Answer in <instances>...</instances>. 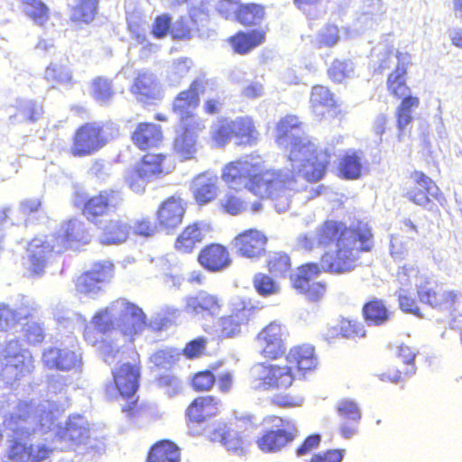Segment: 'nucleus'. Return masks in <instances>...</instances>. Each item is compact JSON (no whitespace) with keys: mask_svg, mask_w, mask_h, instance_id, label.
I'll list each match as a JSON object with an SVG mask.
<instances>
[{"mask_svg":"<svg viewBox=\"0 0 462 462\" xmlns=\"http://www.w3.org/2000/svg\"><path fill=\"white\" fill-rule=\"evenodd\" d=\"M217 177L212 172L198 175L192 181L191 190L196 200L206 204L214 199L217 192Z\"/></svg>","mask_w":462,"mask_h":462,"instance_id":"33","label":"nucleus"},{"mask_svg":"<svg viewBox=\"0 0 462 462\" xmlns=\"http://www.w3.org/2000/svg\"><path fill=\"white\" fill-rule=\"evenodd\" d=\"M360 157L356 153L346 154L340 163V172L346 179H357L361 175Z\"/></svg>","mask_w":462,"mask_h":462,"instance_id":"58","label":"nucleus"},{"mask_svg":"<svg viewBox=\"0 0 462 462\" xmlns=\"http://www.w3.org/2000/svg\"><path fill=\"white\" fill-rule=\"evenodd\" d=\"M198 262L207 271L217 273L228 267L231 258L226 246L212 243L201 249L198 254Z\"/></svg>","mask_w":462,"mask_h":462,"instance_id":"22","label":"nucleus"},{"mask_svg":"<svg viewBox=\"0 0 462 462\" xmlns=\"http://www.w3.org/2000/svg\"><path fill=\"white\" fill-rule=\"evenodd\" d=\"M416 354L409 346H398L395 364L380 374L383 381L398 383L415 372Z\"/></svg>","mask_w":462,"mask_h":462,"instance_id":"18","label":"nucleus"},{"mask_svg":"<svg viewBox=\"0 0 462 462\" xmlns=\"http://www.w3.org/2000/svg\"><path fill=\"white\" fill-rule=\"evenodd\" d=\"M106 142L98 125L87 124L78 130L73 151L77 155H88L103 147Z\"/></svg>","mask_w":462,"mask_h":462,"instance_id":"19","label":"nucleus"},{"mask_svg":"<svg viewBox=\"0 0 462 462\" xmlns=\"http://www.w3.org/2000/svg\"><path fill=\"white\" fill-rule=\"evenodd\" d=\"M322 272L323 269L317 263H303L297 268L291 277V287L309 301L319 302L326 295L327 283L313 282V279Z\"/></svg>","mask_w":462,"mask_h":462,"instance_id":"9","label":"nucleus"},{"mask_svg":"<svg viewBox=\"0 0 462 462\" xmlns=\"http://www.w3.org/2000/svg\"><path fill=\"white\" fill-rule=\"evenodd\" d=\"M23 11L27 16L39 25L49 19V9L41 0H23Z\"/></svg>","mask_w":462,"mask_h":462,"instance_id":"50","label":"nucleus"},{"mask_svg":"<svg viewBox=\"0 0 462 462\" xmlns=\"http://www.w3.org/2000/svg\"><path fill=\"white\" fill-rule=\"evenodd\" d=\"M184 208L180 199L171 198L165 201L158 211V218L162 228L174 229L182 221Z\"/></svg>","mask_w":462,"mask_h":462,"instance_id":"36","label":"nucleus"},{"mask_svg":"<svg viewBox=\"0 0 462 462\" xmlns=\"http://www.w3.org/2000/svg\"><path fill=\"white\" fill-rule=\"evenodd\" d=\"M264 15V9L262 5L247 4L239 6L236 20L244 25H253L261 23Z\"/></svg>","mask_w":462,"mask_h":462,"instance_id":"47","label":"nucleus"},{"mask_svg":"<svg viewBox=\"0 0 462 462\" xmlns=\"http://www.w3.org/2000/svg\"><path fill=\"white\" fill-rule=\"evenodd\" d=\"M385 50V58L382 60L379 69L383 70L390 67V63L397 62L396 69L389 75L387 86L389 91L395 97L401 98L409 94V88L406 86V66L404 64L407 57L400 52H393V50L383 48Z\"/></svg>","mask_w":462,"mask_h":462,"instance_id":"16","label":"nucleus"},{"mask_svg":"<svg viewBox=\"0 0 462 462\" xmlns=\"http://www.w3.org/2000/svg\"><path fill=\"white\" fill-rule=\"evenodd\" d=\"M299 245L306 251L328 250L321 257L323 271L343 274L357 266L361 253L372 251L374 239L372 233H315L312 236H302Z\"/></svg>","mask_w":462,"mask_h":462,"instance_id":"2","label":"nucleus"},{"mask_svg":"<svg viewBox=\"0 0 462 462\" xmlns=\"http://www.w3.org/2000/svg\"><path fill=\"white\" fill-rule=\"evenodd\" d=\"M192 62L188 58H180L168 64L165 79L171 86H177L189 73Z\"/></svg>","mask_w":462,"mask_h":462,"instance_id":"44","label":"nucleus"},{"mask_svg":"<svg viewBox=\"0 0 462 462\" xmlns=\"http://www.w3.org/2000/svg\"><path fill=\"white\" fill-rule=\"evenodd\" d=\"M285 333L281 324L270 322L256 335L255 340L261 356L266 360H276L286 351Z\"/></svg>","mask_w":462,"mask_h":462,"instance_id":"12","label":"nucleus"},{"mask_svg":"<svg viewBox=\"0 0 462 462\" xmlns=\"http://www.w3.org/2000/svg\"><path fill=\"white\" fill-rule=\"evenodd\" d=\"M23 336L28 345L36 346L43 343L46 333L42 324L40 322L28 321L23 325Z\"/></svg>","mask_w":462,"mask_h":462,"instance_id":"55","label":"nucleus"},{"mask_svg":"<svg viewBox=\"0 0 462 462\" xmlns=\"http://www.w3.org/2000/svg\"><path fill=\"white\" fill-rule=\"evenodd\" d=\"M9 423L14 425V430H29L34 432L45 427H51L54 422L51 411L40 409L31 402H22L16 406L14 412L9 415Z\"/></svg>","mask_w":462,"mask_h":462,"instance_id":"10","label":"nucleus"},{"mask_svg":"<svg viewBox=\"0 0 462 462\" xmlns=\"http://www.w3.org/2000/svg\"><path fill=\"white\" fill-rule=\"evenodd\" d=\"M88 428L82 417H69L62 432V438L76 444L84 443L88 439Z\"/></svg>","mask_w":462,"mask_h":462,"instance_id":"43","label":"nucleus"},{"mask_svg":"<svg viewBox=\"0 0 462 462\" xmlns=\"http://www.w3.org/2000/svg\"><path fill=\"white\" fill-rule=\"evenodd\" d=\"M354 64L350 60H335L328 69V75L335 82H342L354 75Z\"/></svg>","mask_w":462,"mask_h":462,"instance_id":"61","label":"nucleus"},{"mask_svg":"<svg viewBox=\"0 0 462 462\" xmlns=\"http://www.w3.org/2000/svg\"><path fill=\"white\" fill-rule=\"evenodd\" d=\"M398 304L404 313L411 314L418 318L423 317L419 300L412 293L401 289L398 291Z\"/></svg>","mask_w":462,"mask_h":462,"instance_id":"56","label":"nucleus"},{"mask_svg":"<svg viewBox=\"0 0 462 462\" xmlns=\"http://www.w3.org/2000/svg\"><path fill=\"white\" fill-rule=\"evenodd\" d=\"M114 305L120 310L117 322L120 333L133 341L148 325L145 313L138 305L125 299L116 300Z\"/></svg>","mask_w":462,"mask_h":462,"instance_id":"11","label":"nucleus"},{"mask_svg":"<svg viewBox=\"0 0 462 462\" xmlns=\"http://www.w3.org/2000/svg\"><path fill=\"white\" fill-rule=\"evenodd\" d=\"M287 365L294 367L300 374H306L316 369L318 359L315 349L308 344L297 345L290 348L285 356Z\"/></svg>","mask_w":462,"mask_h":462,"instance_id":"25","label":"nucleus"},{"mask_svg":"<svg viewBox=\"0 0 462 462\" xmlns=\"http://www.w3.org/2000/svg\"><path fill=\"white\" fill-rule=\"evenodd\" d=\"M283 147L288 152L290 169L303 165V162L315 160L319 152V151L317 150V145L307 134L294 140L289 146Z\"/></svg>","mask_w":462,"mask_h":462,"instance_id":"26","label":"nucleus"},{"mask_svg":"<svg viewBox=\"0 0 462 462\" xmlns=\"http://www.w3.org/2000/svg\"><path fill=\"white\" fill-rule=\"evenodd\" d=\"M36 308L30 303H23L16 309L7 305L0 306V329L7 330L16 326L22 319L32 317Z\"/></svg>","mask_w":462,"mask_h":462,"instance_id":"35","label":"nucleus"},{"mask_svg":"<svg viewBox=\"0 0 462 462\" xmlns=\"http://www.w3.org/2000/svg\"><path fill=\"white\" fill-rule=\"evenodd\" d=\"M204 88L203 81L194 80L189 89L181 91L173 102V112L181 121L193 118L199 104V92Z\"/></svg>","mask_w":462,"mask_h":462,"instance_id":"20","label":"nucleus"},{"mask_svg":"<svg viewBox=\"0 0 462 462\" xmlns=\"http://www.w3.org/2000/svg\"><path fill=\"white\" fill-rule=\"evenodd\" d=\"M108 277L107 267L102 263H96L90 270L83 272L76 278L75 289L78 293L84 295L97 293Z\"/></svg>","mask_w":462,"mask_h":462,"instance_id":"24","label":"nucleus"},{"mask_svg":"<svg viewBox=\"0 0 462 462\" xmlns=\"http://www.w3.org/2000/svg\"><path fill=\"white\" fill-rule=\"evenodd\" d=\"M244 426L240 430H233L228 423L225 421H217L213 427L206 433L207 439L213 443L221 444L228 452L243 455L251 445V437L246 435V424L250 422L251 426L256 428L251 422V418L244 417L241 420Z\"/></svg>","mask_w":462,"mask_h":462,"instance_id":"7","label":"nucleus"},{"mask_svg":"<svg viewBox=\"0 0 462 462\" xmlns=\"http://www.w3.org/2000/svg\"><path fill=\"white\" fill-rule=\"evenodd\" d=\"M305 134L301 129V123L294 116H286L281 118L276 125V143L282 147L289 146L291 142Z\"/></svg>","mask_w":462,"mask_h":462,"instance_id":"32","label":"nucleus"},{"mask_svg":"<svg viewBox=\"0 0 462 462\" xmlns=\"http://www.w3.org/2000/svg\"><path fill=\"white\" fill-rule=\"evenodd\" d=\"M202 240L200 233H180L175 241V249L181 254H189Z\"/></svg>","mask_w":462,"mask_h":462,"instance_id":"59","label":"nucleus"},{"mask_svg":"<svg viewBox=\"0 0 462 462\" xmlns=\"http://www.w3.org/2000/svg\"><path fill=\"white\" fill-rule=\"evenodd\" d=\"M180 353L178 348L165 347L154 351L149 357V362L156 368H169L179 363Z\"/></svg>","mask_w":462,"mask_h":462,"instance_id":"45","label":"nucleus"},{"mask_svg":"<svg viewBox=\"0 0 462 462\" xmlns=\"http://www.w3.org/2000/svg\"><path fill=\"white\" fill-rule=\"evenodd\" d=\"M265 41V32L253 30L249 32H239L230 38L234 51L239 54H245Z\"/></svg>","mask_w":462,"mask_h":462,"instance_id":"41","label":"nucleus"},{"mask_svg":"<svg viewBox=\"0 0 462 462\" xmlns=\"http://www.w3.org/2000/svg\"><path fill=\"white\" fill-rule=\"evenodd\" d=\"M267 268L274 275H284L291 270V260L284 253H274L267 260Z\"/></svg>","mask_w":462,"mask_h":462,"instance_id":"60","label":"nucleus"},{"mask_svg":"<svg viewBox=\"0 0 462 462\" xmlns=\"http://www.w3.org/2000/svg\"><path fill=\"white\" fill-rule=\"evenodd\" d=\"M264 421L270 425L256 439L257 448L263 453H277L292 443L298 437L299 430L291 420L269 415Z\"/></svg>","mask_w":462,"mask_h":462,"instance_id":"4","label":"nucleus"},{"mask_svg":"<svg viewBox=\"0 0 462 462\" xmlns=\"http://www.w3.org/2000/svg\"><path fill=\"white\" fill-rule=\"evenodd\" d=\"M208 339L206 337H197L189 340L180 350V356H183L187 360H195L207 354Z\"/></svg>","mask_w":462,"mask_h":462,"instance_id":"49","label":"nucleus"},{"mask_svg":"<svg viewBox=\"0 0 462 462\" xmlns=\"http://www.w3.org/2000/svg\"><path fill=\"white\" fill-rule=\"evenodd\" d=\"M328 156L319 151L315 160L290 169L292 175L282 170L266 169L259 156H246L230 162L222 171V179L233 189H246L261 199H271L277 212L290 206V192L296 187V177L319 181L325 174Z\"/></svg>","mask_w":462,"mask_h":462,"instance_id":"1","label":"nucleus"},{"mask_svg":"<svg viewBox=\"0 0 462 462\" xmlns=\"http://www.w3.org/2000/svg\"><path fill=\"white\" fill-rule=\"evenodd\" d=\"M221 402L214 395H199L195 397L185 409V420L189 428L204 424L217 416L220 412Z\"/></svg>","mask_w":462,"mask_h":462,"instance_id":"14","label":"nucleus"},{"mask_svg":"<svg viewBox=\"0 0 462 462\" xmlns=\"http://www.w3.org/2000/svg\"><path fill=\"white\" fill-rule=\"evenodd\" d=\"M122 201L120 193L116 191H103L91 198L85 205L84 214L96 217L105 214L111 208H116Z\"/></svg>","mask_w":462,"mask_h":462,"instance_id":"34","label":"nucleus"},{"mask_svg":"<svg viewBox=\"0 0 462 462\" xmlns=\"http://www.w3.org/2000/svg\"><path fill=\"white\" fill-rule=\"evenodd\" d=\"M217 378L213 371L205 369L195 373L190 379V386L196 393L209 392L215 386Z\"/></svg>","mask_w":462,"mask_h":462,"instance_id":"52","label":"nucleus"},{"mask_svg":"<svg viewBox=\"0 0 462 462\" xmlns=\"http://www.w3.org/2000/svg\"><path fill=\"white\" fill-rule=\"evenodd\" d=\"M189 6L191 21L198 24L208 20L211 0H186Z\"/></svg>","mask_w":462,"mask_h":462,"instance_id":"62","label":"nucleus"},{"mask_svg":"<svg viewBox=\"0 0 462 462\" xmlns=\"http://www.w3.org/2000/svg\"><path fill=\"white\" fill-rule=\"evenodd\" d=\"M362 315L368 325L381 326L390 319L392 312L383 300L373 298L363 305Z\"/></svg>","mask_w":462,"mask_h":462,"instance_id":"37","label":"nucleus"},{"mask_svg":"<svg viewBox=\"0 0 462 462\" xmlns=\"http://www.w3.org/2000/svg\"><path fill=\"white\" fill-rule=\"evenodd\" d=\"M188 126L189 124L181 133L177 134L173 143L175 154L182 161L192 159L197 152L196 135Z\"/></svg>","mask_w":462,"mask_h":462,"instance_id":"42","label":"nucleus"},{"mask_svg":"<svg viewBox=\"0 0 462 462\" xmlns=\"http://www.w3.org/2000/svg\"><path fill=\"white\" fill-rule=\"evenodd\" d=\"M98 0H79V4L73 8L71 19L88 23L97 14Z\"/></svg>","mask_w":462,"mask_h":462,"instance_id":"48","label":"nucleus"},{"mask_svg":"<svg viewBox=\"0 0 462 462\" xmlns=\"http://www.w3.org/2000/svg\"><path fill=\"white\" fill-rule=\"evenodd\" d=\"M141 370V360L137 354L131 362L118 365L112 370V382L106 385V395L110 398L131 399L139 388Z\"/></svg>","mask_w":462,"mask_h":462,"instance_id":"6","label":"nucleus"},{"mask_svg":"<svg viewBox=\"0 0 462 462\" xmlns=\"http://www.w3.org/2000/svg\"><path fill=\"white\" fill-rule=\"evenodd\" d=\"M254 381L263 391H284L295 381L291 366L284 364L258 363L254 367Z\"/></svg>","mask_w":462,"mask_h":462,"instance_id":"8","label":"nucleus"},{"mask_svg":"<svg viewBox=\"0 0 462 462\" xmlns=\"http://www.w3.org/2000/svg\"><path fill=\"white\" fill-rule=\"evenodd\" d=\"M310 105L316 116H322L336 106V100L328 88L318 85L311 89Z\"/></svg>","mask_w":462,"mask_h":462,"instance_id":"40","label":"nucleus"},{"mask_svg":"<svg viewBox=\"0 0 462 462\" xmlns=\"http://www.w3.org/2000/svg\"><path fill=\"white\" fill-rule=\"evenodd\" d=\"M416 186L408 191L407 197L413 203L426 206L430 201V197L438 199L439 189L436 184L421 172L414 175Z\"/></svg>","mask_w":462,"mask_h":462,"instance_id":"30","label":"nucleus"},{"mask_svg":"<svg viewBox=\"0 0 462 462\" xmlns=\"http://www.w3.org/2000/svg\"><path fill=\"white\" fill-rule=\"evenodd\" d=\"M45 79L53 84H68L72 79V74L68 67L67 60L64 62H51L44 73Z\"/></svg>","mask_w":462,"mask_h":462,"instance_id":"46","label":"nucleus"},{"mask_svg":"<svg viewBox=\"0 0 462 462\" xmlns=\"http://www.w3.org/2000/svg\"><path fill=\"white\" fill-rule=\"evenodd\" d=\"M429 282L419 286V300L438 310H453L460 299V294L454 290H446L441 284L428 286Z\"/></svg>","mask_w":462,"mask_h":462,"instance_id":"15","label":"nucleus"},{"mask_svg":"<svg viewBox=\"0 0 462 462\" xmlns=\"http://www.w3.org/2000/svg\"><path fill=\"white\" fill-rule=\"evenodd\" d=\"M162 137L161 128L153 124H140L133 134L134 143L142 150L157 146Z\"/></svg>","mask_w":462,"mask_h":462,"instance_id":"39","label":"nucleus"},{"mask_svg":"<svg viewBox=\"0 0 462 462\" xmlns=\"http://www.w3.org/2000/svg\"><path fill=\"white\" fill-rule=\"evenodd\" d=\"M144 462H180V448L171 440H158L149 448Z\"/></svg>","mask_w":462,"mask_h":462,"instance_id":"31","label":"nucleus"},{"mask_svg":"<svg viewBox=\"0 0 462 462\" xmlns=\"http://www.w3.org/2000/svg\"><path fill=\"white\" fill-rule=\"evenodd\" d=\"M4 364L0 369V380L11 384L22 378L28 369L25 351L17 340L6 343L4 348Z\"/></svg>","mask_w":462,"mask_h":462,"instance_id":"13","label":"nucleus"},{"mask_svg":"<svg viewBox=\"0 0 462 462\" xmlns=\"http://www.w3.org/2000/svg\"><path fill=\"white\" fill-rule=\"evenodd\" d=\"M234 137L239 145H254L256 143L259 133L250 116H239L232 120Z\"/></svg>","mask_w":462,"mask_h":462,"instance_id":"38","label":"nucleus"},{"mask_svg":"<svg viewBox=\"0 0 462 462\" xmlns=\"http://www.w3.org/2000/svg\"><path fill=\"white\" fill-rule=\"evenodd\" d=\"M114 92L111 83L103 78H97L92 82L91 95L99 103H106L113 96Z\"/></svg>","mask_w":462,"mask_h":462,"instance_id":"63","label":"nucleus"},{"mask_svg":"<svg viewBox=\"0 0 462 462\" xmlns=\"http://www.w3.org/2000/svg\"><path fill=\"white\" fill-rule=\"evenodd\" d=\"M79 233H61L53 236L52 244L33 238L28 245L30 252L31 272L34 274L42 273L51 253H63L69 249H79L88 240L79 238Z\"/></svg>","mask_w":462,"mask_h":462,"instance_id":"3","label":"nucleus"},{"mask_svg":"<svg viewBox=\"0 0 462 462\" xmlns=\"http://www.w3.org/2000/svg\"><path fill=\"white\" fill-rule=\"evenodd\" d=\"M95 329L101 334H106L115 329V321L107 308L97 311L92 317Z\"/></svg>","mask_w":462,"mask_h":462,"instance_id":"64","label":"nucleus"},{"mask_svg":"<svg viewBox=\"0 0 462 462\" xmlns=\"http://www.w3.org/2000/svg\"><path fill=\"white\" fill-rule=\"evenodd\" d=\"M253 285L255 291L263 297H269L280 291L279 284L271 276L263 273L254 274Z\"/></svg>","mask_w":462,"mask_h":462,"instance_id":"51","label":"nucleus"},{"mask_svg":"<svg viewBox=\"0 0 462 462\" xmlns=\"http://www.w3.org/2000/svg\"><path fill=\"white\" fill-rule=\"evenodd\" d=\"M267 237L263 233H239L235 237L238 253L247 258L260 257L265 252Z\"/></svg>","mask_w":462,"mask_h":462,"instance_id":"28","label":"nucleus"},{"mask_svg":"<svg viewBox=\"0 0 462 462\" xmlns=\"http://www.w3.org/2000/svg\"><path fill=\"white\" fill-rule=\"evenodd\" d=\"M232 124V120L224 119L212 126V137L217 145L223 146L234 137Z\"/></svg>","mask_w":462,"mask_h":462,"instance_id":"57","label":"nucleus"},{"mask_svg":"<svg viewBox=\"0 0 462 462\" xmlns=\"http://www.w3.org/2000/svg\"><path fill=\"white\" fill-rule=\"evenodd\" d=\"M32 431L14 430L8 440L6 457L14 462H42L53 448L45 442L32 441Z\"/></svg>","mask_w":462,"mask_h":462,"instance_id":"5","label":"nucleus"},{"mask_svg":"<svg viewBox=\"0 0 462 462\" xmlns=\"http://www.w3.org/2000/svg\"><path fill=\"white\" fill-rule=\"evenodd\" d=\"M156 88L155 77L153 74L143 71L138 73L134 83L131 88L134 94L149 97L153 94Z\"/></svg>","mask_w":462,"mask_h":462,"instance_id":"54","label":"nucleus"},{"mask_svg":"<svg viewBox=\"0 0 462 462\" xmlns=\"http://www.w3.org/2000/svg\"><path fill=\"white\" fill-rule=\"evenodd\" d=\"M386 9L381 0H365L354 22V30L363 32L373 29L382 20Z\"/></svg>","mask_w":462,"mask_h":462,"instance_id":"23","label":"nucleus"},{"mask_svg":"<svg viewBox=\"0 0 462 462\" xmlns=\"http://www.w3.org/2000/svg\"><path fill=\"white\" fill-rule=\"evenodd\" d=\"M221 303L218 298L206 291L185 299L184 311L190 315H215L220 310Z\"/></svg>","mask_w":462,"mask_h":462,"instance_id":"27","label":"nucleus"},{"mask_svg":"<svg viewBox=\"0 0 462 462\" xmlns=\"http://www.w3.org/2000/svg\"><path fill=\"white\" fill-rule=\"evenodd\" d=\"M42 363L49 369L68 371L78 366L79 359L72 350L52 346L43 352Z\"/></svg>","mask_w":462,"mask_h":462,"instance_id":"29","label":"nucleus"},{"mask_svg":"<svg viewBox=\"0 0 462 462\" xmlns=\"http://www.w3.org/2000/svg\"><path fill=\"white\" fill-rule=\"evenodd\" d=\"M257 309L250 304H243L235 308L228 315L219 319V330L223 337H234L241 332V327L253 320Z\"/></svg>","mask_w":462,"mask_h":462,"instance_id":"17","label":"nucleus"},{"mask_svg":"<svg viewBox=\"0 0 462 462\" xmlns=\"http://www.w3.org/2000/svg\"><path fill=\"white\" fill-rule=\"evenodd\" d=\"M164 157L161 154H147L133 173L129 185L135 192L144 190V182L162 172V162Z\"/></svg>","mask_w":462,"mask_h":462,"instance_id":"21","label":"nucleus"},{"mask_svg":"<svg viewBox=\"0 0 462 462\" xmlns=\"http://www.w3.org/2000/svg\"><path fill=\"white\" fill-rule=\"evenodd\" d=\"M337 335L346 338L363 337L365 336V329L362 322L349 319H340L338 325L335 327Z\"/></svg>","mask_w":462,"mask_h":462,"instance_id":"53","label":"nucleus"}]
</instances>
